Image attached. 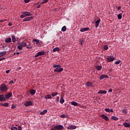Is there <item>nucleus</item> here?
Masks as SVG:
<instances>
[{
    "label": "nucleus",
    "mask_w": 130,
    "mask_h": 130,
    "mask_svg": "<svg viewBox=\"0 0 130 130\" xmlns=\"http://www.w3.org/2000/svg\"><path fill=\"white\" fill-rule=\"evenodd\" d=\"M53 68H55L54 72H56L57 73H61V72L63 71V68H61L60 64L56 65L55 64H53Z\"/></svg>",
    "instance_id": "nucleus-1"
},
{
    "label": "nucleus",
    "mask_w": 130,
    "mask_h": 130,
    "mask_svg": "<svg viewBox=\"0 0 130 130\" xmlns=\"http://www.w3.org/2000/svg\"><path fill=\"white\" fill-rule=\"evenodd\" d=\"M64 129V126L61 124H58L55 126L54 128H51V130H63Z\"/></svg>",
    "instance_id": "nucleus-2"
},
{
    "label": "nucleus",
    "mask_w": 130,
    "mask_h": 130,
    "mask_svg": "<svg viewBox=\"0 0 130 130\" xmlns=\"http://www.w3.org/2000/svg\"><path fill=\"white\" fill-rule=\"evenodd\" d=\"M31 15L32 14H30V12L25 11L22 13V14L20 15V18H26L27 16H31Z\"/></svg>",
    "instance_id": "nucleus-3"
},
{
    "label": "nucleus",
    "mask_w": 130,
    "mask_h": 130,
    "mask_svg": "<svg viewBox=\"0 0 130 130\" xmlns=\"http://www.w3.org/2000/svg\"><path fill=\"white\" fill-rule=\"evenodd\" d=\"M0 89H1V91L5 92V91H7V90H8V88L7 86V85H6V84L5 83H2V84H1V85Z\"/></svg>",
    "instance_id": "nucleus-4"
},
{
    "label": "nucleus",
    "mask_w": 130,
    "mask_h": 130,
    "mask_svg": "<svg viewBox=\"0 0 130 130\" xmlns=\"http://www.w3.org/2000/svg\"><path fill=\"white\" fill-rule=\"evenodd\" d=\"M45 51L38 52V53H37V54L35 55V57H38V56L42 55H45Z\"/></svg>",
    "instance_id": "nucleus-5"
},
{
    "label": "nucleus",
    "mask_w": 130,
    "mask_h": 130,
    "mask_svg": "<svg viewBox=\"0 0 130 130\" xmlns=\"http://www.w3.org/2000/svg\"><path fill=\"white\" fill-rule=\"evenodd\" d=\"M34 18V16H31L29 17V16H26L23 20H22L23 22L24 21H29L31 20L32 19Z\"/></svg>",
    "instance_id": "nucleus-6"
},
{
    "label": "nucleus",
    "mask_w": 130,
    "mask_h": 130,
    "mask_svg": "<svg viewBox=\"0 0 130 130\" xmlns=\"http://www.w3.org/2000/svg\"><path fill=\"white\" fill-rule=\"evenodd\" d=\"M6 101V96L4 94H0V102H5Z\"/></svg>",
    "instance_id": "nucleus-7"
},
{
    "label": "nucleus",
    "mask_w": 130,
    "mask_h": 130,
    "mask_svg": "<svg viewBox=\"0 0 130 130\" xmlns=\"http://www.w3.org/2000/svg\"><path fill=\"white\" fill-rule=\"evenodd\" d=\"M115 60V58L114 57H108L107 58V61L109 62L111 61H113V60Z\"/></svg>",
    "instance_id": "nucleus-8"
},
{
    "label": "nucleus",
    "mask_w": 130,
    "mask_h": 130,
    "mask_svg": "<svg viewBox=\"0 0 130 130\" xmlns=\"http://www.w3.org/2000/svg\"><path fill=\"white\" fill-rule=\"evenodd\" d=\"M12 96H13V93L12 92L8 93L7 94H6L5 96L6 101H7V99H9L10 97H12Z\"/></svg>",
    "instance_id": "nucleus-9"
},
{
    "label": "nucleus",
    "mask_w": 130,
    "mask_h": 130,
    "mask_svg": "<svg viewBox=\"0 0 130 130\" xmlns=\"http://www.w3.org/2000/svg\"><path fill=\"white\" fill-rule=\"evenodd\" d=\"M108 78V76L105 74V75H102L100 76L99 79L100 80H102L104 79H107Z\"/></svg>",
    "instance_id": "nucleus-10"
},
{
    "label": "nucleus",
    "mask_w": 130,
    "mask_h": 130,
    "mask_svg": "<svg viewBox=\"0 0 130 130\" xmlns=\"http://www.w3.org/2000/svg\"><path fill=\"white\" fill-rule=\"evenodd\" d=\"M101 117L106 121H108L109 120V118H108V116L105 115V114H102Z\"/></svg>",
    "instance_id": "nucleus-11"
},
{
    "label": "nucleus",
    "mask_w": 130,
    "mask_h": 130,
    "mask_svg": "<svg viewBox=\"0 0 130 130\" xmlns=\"http://www.w3.org/2000/svg\"><path fill=\"white\" fill-rule=\"evenodd\" d=\"M77 128V126L71 125L67 127V129H75Z\"/></svg>",
    "instance_id": "nucleus-12"
},
{
    "label": "nucleus",
    "mask_w": 130,
    "mask_h": 130,
    "mask_svg": "<svg viewBox=\"0 0 130 130\" xmlns=\"http://www.w3.org/2000/svg\"><path fill=\"white\" fill-rule=\"evenodd\" d=\"M32 105V103L31 102H26L25 103H24V106H25V107H29V106H31Z\"/></svg>",
    "instance_id": "nucleus-13"
},
{
    "label": "nucleus",
    "mask_w": 130,
    "mask_h": 130,
    "mask_svg": "<svg viewBox=\"0 0 130 130\" xmlns=\"http://www.w3.org/2000/svg\"><path fill=\"white\" fill-rule=\"evenodd\" d=\"M88 30H89V27L81 28V29H80V31H81L82 32H83L84 31H88Z\"/></svg>",
    "instance_id": "nucleus-14"
},
{
    "label": "nucleus",
    "mask_w": 130,
    "mask_h": 130,
    "mask_svg": "<svg viewBox=\"0 0 130 130\" xmlns=\"http://www.w3.org/2000/svg\"><path fill=\"white\" fill-rule=\"evenodd\" d=\"M98 94H107V90H99Z\"/></svg>",
    "instance_id": "nucleus-15"
},
{
    "label": "nucleus",
    "mask_w": 130,
    "mask_h": 130,
    "mask_svg": "<svg viewBox=\"0 0 130 130\" xmlns=\"http://www.w3.org/2000/svg\"><path fill=\"white\" fill-rule=\"evenodd\" d=\"M18 46H17V48L18 49H20V50H21V49H23L22 48V43H18Z\"/></svg>",
    "instance_id": "nucleus-16"
},
{
    "label": "nucleus",
    "mask_w": 130,
    "mask_h": 130,
    "mask_svg": "<svg viewBox=\"0 0 130 130\" xmlns=\"http://www.w3.org/2000/svg\"><path fill=\"white\" fill-rule=\"evenodd\" d=\"M105 111L108 113H109V112L113 113V109H110L109 108H105Z\"/></svg>",
    "instance_id": "nucleus-17"
},
{
    "label": "nucleus",
    "mask_w": 130,
    "mask_h": 130,
    "mask_svg": "<svg viewBox=\"0 0 130 130\" xmlns=\"http://www.w3.org/2000/svg\"><path fill=\"white\" fill-rule=\"evenodd\" d=\"M87 86L88 87H92L93 83H91V82H87L86 83Z\"/></svg>",
    "instance_id": "nucleus-18"
},
{
    "label": "nucleus",
    "mask_w": 130,
    "mask_h": 130,
    "mask_svg": "<svg viewBox=\"0 0 130 130\" xmlns=\"http://www.w3.org/2000/svg\"><path fill=\"white\" fill-rule=\"evenodd\" d=\"M52 96H51V94H47L45 96V99H52Z\"/></svg>",
    "instance_id": "nucleus-19"
},
{
    "label": "nucleus",
    "mask_w": 130,
    "mask_h": 130,
    "mask_svg": "<svg viewBox=\"0 0 130 130\" xmlns=\"http://www.w3.org/2000/svg\"><path fill=\"white\" fill-rule=\"evenodd\" d=\"M123 125H124V127H128V128L130 127V123L125 122V123H123Z\"/></svg>",
    "instance_id": "nucleus-20"
},
{
    "label": "nucleus",
    "mask_w": 130,
    "mask_h": 130,
    "mask_svg": "<svg viewBox=\"0 0 130 130\" xmlns=\"http://www.w3.org/2000/svg\"><path fill=\"white\" fill-rule=\"evenodd\" d=\"M11 42H12V39H11V38H8V39H6L5 40V43H11Z\"/></svg>",
    "instance_id": "nucleus-21"
},
{
    "label": "nucleus",
    "mask_w": 130,
    "mask_h": 130,
    "mask_svg": "<svg viewBox=\"0 0 130 130\" xmlns=\"http://www.w3.org/2000/svg\"><path fill=\"white\" fill-rule=\"evenodd\" d=\"M9 104L8 103L1 104V106H3V107H9Z\"/></svg>",
    "instance_id": "nucleus-22"
},
{
    "label": "nucleus",
    "mask_w": 130,
    "mask_h": 130,
    "mask_svg": "<svg viewBox=\"0 0 130 130\" xmlns=\"http://www.w3.org/2000/svg\"><path fill=\"white\" fill-rule=\"evenodd\" d=\"M12 42L13 43H15L16 41V36H15V35L12 36Z\"/></svg>",
    "instance_id": "nucleus-23"
},
{
    "label": "nucleus",
    "mask_w": 130,
    "mask_h": 130,
    "mask_svg": "<svg viewBox=\"0 0 130 130\" xmlns=\"http://www.w3.org/2000/svg\"><path fill=\"white\" fill-rule=\"evenodd\" d=\"M48 111L47 110H43V111H42V112H41L40 114L41 115H44V114H45V113H47Z\"/></svg>",
    "instance_id": "nucleus-24"
},
{
    "label": "nucleus",
    "mask_w": 130,
    "mask_h": 130,
    "mask_svg": "<svg viewBox=\"0 0 130 130\" xmlns=\"http://www.w3.org/2000/svg\"><path fill=\"white\" fill-rule=\"evenodd\" d=\"M117 18L119 20H121L122 18V13H120V14L117 15Z\"/></svg>",
    "instance_id": "nucleus-25"
},
{
    "label": "nucleus",
    "mask_w": 130,
    "mask_h": 130,
    "mask_svg": "<svg viewBox=\"0 0 130 130\" xmlns=\"http://www.w3.org/2000/svg\"><path fill=\"white\" fill-rule=\"evenodd\" d=\"M101 20H98L95 21V27L97 28L99 26V23H100Z\"/></svg>",
    "instance_id": "nucleus-26"
},
{
    "label": "nucleus",
    "mask_w": 130,
    "mask_h": 130,
    "mask_svg": "<svg viewBox=\"0 0 130 130\" xmlns=\"http://www.w3.org/2000/svg\"><path fill=\"white\" fill-rule=\"evenodd\" d=\"M60 49L58 47H56V48H54V49H53V52H56V51H59Z\"/></svg>",
    "instance_id": "nucleus-27"
},
{
    "label": "nucleus",
    "mask_w": 130,
    "mask_h": 130,
    "mask_svg": "<svg viewBox=\"0 0 130 130\" xmlns=\"http://www.w3.org/2000/svg\"><path fill=\"white\" fill-rule=\"evenodd\" d=\"M6 54H7L6 51L0 52V57H2V56H3V55H6Z\"/></svg>",
    "instance_id": "nucleus-28"
},
{
    "label": "nucleus",
    "mask_w": 130,
    "mask_h": 130,
    "mask_svg": "<svg viewBox=\"0 0 130 130\" xmlns=\"http://www.w3.org/2000/svg\"><path fill=\"white\" fill-rule=\"evenodd\" d=\"M95 68L97 69V70H98V71H101L102 69V66H96Z\"/></svg>",
    "instance_id": "nucleus-29"
},
{
    "label": "nucleus",
    "mask_w": 130,
    "mask_h": 130,
    "mask_svg": "<svg viewBox=\"0 0 130 130\" xmlns=\"http://www.w3.org/2000/svg\"><path fill=\"white\" fill-rule=\"evenodd\" d=\"M59 93L58 92H53L51 94L52 96L54 97L56 95H58Z\"/></svg>",
    "instance_id": "nucleus-30"
},
{
    "label": "nucleus",
    "mask_w": 130,
    "mask_h": 130,
    "mask_svg": "<svg viewBox=\"0 0 130 130\" xmlns=\"http://www.w3.org/2000/svg\"><path fill=\"white\" fill-rule=\"evenodd\" d=\"M65 102V100H64L63 97H61L60 99V103L61 104H63V103H64Z\"/></svg>",
    "instance_id": "nucleus-31"
},
{
    "label": "nucleus",
    "mask_w": 130,
    "mask_h": 130,
    "mask_svg": "<svg viewBox=\"0 0 130 130\" xmlns=\"http://www.w3.org/2000/svg\"><path fill=\"white\" fill-rule=\"evenodd\" d=\"M36 94V90L35 89H31L30 90V94L31 95H35Z\"/></svg>",
    "instance_id": "nucleus-32"
},
{
    "label": "nucleus",
    "mask_w": 130,
    "mask_h": 130,
    "mask_svg": "<svg viewBox=\"0 0 130 130\" xmlns=\"http://www.w3.org/2000/svg\"><path fill=\"white\" fill-rule=\"evenodd\" d=\"M72 105L73 106H78V103H77V102H71Z\"/></svg>",
    "instance_id": "nucleus-33"
},
{
    "label": "nucleus",
    "mask_w": 130,
    "mask_h": 130,
    "mask_svg": "<svg viewBox=\"0 0 130 130\" xmlns=\"http://www.w3.org/2000/svg\"><path fill=\"white\" fill-rule=\"evenodd\" d=\"M61 31H67V26L66 25H64L61 28Z\"/></svg>",
    "instance_id": "nucleus-34"
},
{
    "label": "nucleus",
    "mask_w": 130,
    "mask_h": 130,
    "mask_svg": "<svg viewBox=\"0 0 130 130\" xmlns=\"http://www.w3.org/2000/svg\"><path fill=\"white\" fill-rule=\"evenodd\" d=\"M33 41L36 42L37 44H39L40 43V40H39L38 39H33Z\"/></svg>",
    "instance_id": "nucleus-35"
},
{
    "label": "nucleus",
    "mask_w": 130,
    "mask_h": 130,
    "mask_svg": "<svg viewBox=\"0 0 130 130\" xmlns=\"http://www.w3.org/2000/svg\"><path fill=\"white\" fill-rule=\"evenodd\" d=\"M112 119H113V120H118V118H117V117H115V116H112V117H111Z\"/></svg>",
    "instance_id": "nucleus-36"
},
{
    "label": "nucleus",
    "mask_w": 130,
    "mask_h": 130,
    "mask_svg": "<svg viewBox=\"0 0 130 130\" xmlns=\"http://www.w3.org/2000/svg\"><path fill=\"white\" fill-rule=\"evenodd\" d=\"M11 129L12 130H18V128L16 127L15 126H13L12 127H11Z\"/></svg>",
    "instance_id": "nucleus-37"
},
{
    "label": "nucleus",
    "mask_w": 130,
    "mask_h": 130,
    "mask_svg": "<svg viewBox=\"0 0 130 130\" xmlns=\"http://www.w3.org/2000/svg\"><path fill=\"white\" fill-rule=\"evenodd\" d=\"M49 0H43V2H42L41 3V5H44V4H46V3H47V2H48Z\"/></svg>",
    "instance_id": "nucleus-38"
},
{
    "label": "nucleus",
    "mask_w": 130,
    "mask_h": 130,
    "mask_svg": "<svg viewBox=\"0 0 130 130\" xmlns=\"http://www.w3.org/2000/svg\"><path fill=\"white\" fill-rule=\"evenodd\" d=\"M27 46V44L26 43H22V47H26Z\"/></svg>",
    "instance_id": "nucleus-39"
},
{
    "label": "nucleus",
    "mask_w": 130,
    "mask_h": 130,
    "mask_svg": "<svg viewBox=\"0 0 130 130\" xmlns=\"http://www.w3.org/2000/svg\"><path fill=\"white\" fill-rule=\"evenodd\" d=\"M60 117L61 118H66V117H68V116L66 114H62V115H60Z\"/></svg>",
    "instance_id": "nucleus-40"
},
{
    "label": "nucleus",
    "mask_w": 130,
    "mask_h": 130,
    "mask_svg": "<svg viewBox=\"0 0 130 130\" xmlns=\"http://www.w3.org/2000/svg\"><path fill=\"white\" fill-rule=\"evenodd\" d=\"M121 62V60H117V61L115 62V64H116L117 65H118L119 63Z\"/></svg>",
    "instance_id": "nucleus-41"
},
{
    "label": "nucleus",
    "mask_w": 130,
    "mask_h": 130,
    "mask_svg": "<svg viewBox=\"0 0 130 130\" xmlns=\"http://www.w3.org/2000/svg\"><path fill=\"white\" fill-rule=\"evenodd\" d=\"M104 49L105 50H107V49H108V45H105V46H104Z\"/></svg>",
    "instance_id": "nucleus-42"
},
{
    "label": "nucleus",
    "mask_w": 130,
    "mask_h": 130,
    "mask_svg": "<svg viewBox=\"0 0 130 130\" xmlns=\"http://www.w3.org/2000/svg\"><path fill=\"white\" fill-rule=\"evenodd\" d=\"M59 101V96H57L56 99L55 100V101L56 102V103H58Z\"/></svg>",
    "instance_id": "nucleus-43"
},
{
    "label": "nucleus",
    "mask_w": 130,
    "mask_h": 130,
    "mask_svg": "<svg viewBox=\"0 0 130 130\" xmlns=\"http://www.w3.org/2000/svg\"><path fill=\"white\" fill-rule=\"evenodd\" d=\"M122 112L126 114V113H127V111L126 109H123V110H122Z\"/></svg>",
    "instance_id": "nucleus-44"
},
{
    "label": "nucleus",
    "mask_w": 130,
    "mask_h": 130,
    "mask_svg": "<svg viewBox=\"0 0 130 130\" xmlns=\"http://www.w3.org/2000/svg\"><path fill=\"white\" fill-rule=\"evenodd\" d=\"M80 43L81 45H83V44H84V40H80Z\"/></svg>",
    "instance_id": "nucleus-45"
},
{
    "label": "nucleus",
    "mask_w": 130,
    "mask_h": 130,
    "mask_svg": "<svg viewBox=\"0 0 130 130\" xmlns=\"http://www.w3.org/2000/svg\"><path fill=\"white\" fill-rule=\"evenodd\" d=\"M120 9H121V6H119L118 8H117V9H116L117 11H119L120 10Z\"/></svg>",
    "instance_id": "nucleus-46"
},
{
    "label": "nucleus",
    "mask_w": 130,
    "mask_h": 130,
    "mask_svg": "<svg viewBox=\"0 0 130 130\" xmlns=\"http://www.w3.org/2000/svg\"><path fill=\"white\" fill-rule=\"evenodd\" d=\"M16 108V106L15 105H12L11 108L14 109V108Z\"/></svg>",
    "instance_id": "nucleus-47"
},
{
    "label": "nucleus",
    "mask_w": 130,
    "mask_h": 130,
    "mask_svg": "<svg viewBox=\"0 0 130 130\" xmlns=\"http://www.w3.org/2000/svg\"><path fill=\"white\" fill-rule=\"evenodd\" d=\"M6 59L5 57H3V58H0V61H1L2 60H4Z\"/></svg>",
    "instance_id": "nucleus-48"
},
{
    "label": "nucleus",
    "mask_w": 130,
    "mask_h": 130,
    "mask_svg": "<svg viewBox=\"0 0 130 130\" xmlns=\"http://www.w3.org/2000/svg\"><path fill=\"white\" fill-rule=\"evenodd\" d=\"M22 127L21 125L18 126V130H22Z\"/></svg>",
    "instance_id": "nucleus-49"
},
{
    "label": "nucleus",
    "mask_w": 130,
    "mask_h": 130,
    "mask_svg": "<svg viewBox=\"0 0 130 130\" xmlns=\"http://www.w3.org/2000/svg\"><path fill=\"white\" fill-rule=\"evenodd\" d=\"M108 91H109V92H112V91H113L112 88H110V89H109Z\"/></svg>",
    "instance_id": "nucleus-50"
},
{
    "label": "nucleus",
    "mask_w": 130,
    "mask_h": 130,
    "mask_svg": "<svg viewBox=\"0 0 130 130\" xmlns=\"http://www.w3.org/2000/svg\"><path fill=\"white\" fill-rule=\"evenodd\" d=\"M10 72H11V70H7L6 71V74H9Z\"/></svg>",
    "instance_id": "nucleus-51"
},
{
    "label": "nucleus",
    "mask_w": 130,
    "mask_h": 130,
    "mask_svg": "<svg viewBox=\"0 0 130 130\" xmlns=\"http://www.w3.org/2000/svg\"><path fill=\"white\" fill-rule=\"evenodd\" d=\"M10 84H15L13 80L10 81Z\"/></svg>",
    "instance_id": "nucleus-52"
},
{
    "label": "nucleus",
    "mask_w": 130,
    "mask_h": 130,
    "mask_svg": "<svg viewBox=\"0 0 130 130\" xmlns=\"http://www.w3.org/2000/svg\"><path fill=\"white\" fill-rule=\"evenodd\" d=\"M8 25H9V26H12L13 24L11 22H9Z\"/></svg>",
    "instance_id": "nucleus-53"
},
{
    "label": "nucleus",
    "mask_w": 130,
    "mask_h": 130,
    "mask_svg": "<svg viewBox=\"0 0 130 130\" xmlns=\"http://www.w3.org/2000/svg\"><path fill=\"white\" fill-rule=\"evenodd\" d=\"M26 48H27V49H32V47L30 46H27Z\"/></svg>",
    "instance_id": "nucleus-54"
},
{
    "label": "nucleus",
    "mask_w": 130,
    "mask_h": 130,
    "mask_svg": "<svg viewBox=\"0 0 130 130\" xmlns=\"http://www.w3.org/2000/svg\"><path fill=\"white\" fill-rule=\"evenodd\" d=\"M41 7V5H38L37 8L38 9H40Z\"/></svg>",
    "instance_id": "nucleus-55"
},
{
    "label": "nucleus",
    "mask_w": 130,
    "mask_h": 130,
    "mask_svg": "<svg viewBox=\"0 0 130 130\" xmlns=\"http://www.w3.org/2000/svg\"><path fill=\"white\" fill-rule=\"evenodd\" d=\"M19 54H20V52H17V53H16L17 55H19Z\"/></svg>",
    "instance_id": "nucleus-56"
},
{
    "label": "nucleus",
    "mask_w": 130,
    "mask_h": 130,
    "mask_svg": "<svg viewBox=\"0 0 130 130\" xmlns=\"http://www.w3.org/2000/svg\"><path fill=\"white\" fill-rule=\"evenodd\" d=\"M0 22H4V20H1L0 21Z\"/></svg>",
    "instance_id": "nucleus-57"
},
{
    "label": "nucleus",
    "mask_w": 130,
    "mask_h": 130,
    "mask_svg": "<svg viewBox=\"0 0 130 130\" xmlns=\"http://www.w3.org/2000/svg\"><path fill=\"white\" fill-rule=\"evenodd\" d=\"M21 68H21V67L18 68L19 70H21Z\"/></svg>",
    "instance_id": "nucleus-58"
},
{
    "label": "nucleus",
    "mask_w": 130,
    "mask_h": 130,
    "mask_svg": "<svg viewBox=\"0 0 130 130\" xmlns=\"http://www.w3.org/2000/svg\"><path fill=\"white\" fill-rule=\"evenodd\" d=\"M17 53H14V55H16Z\"/></svg>",
    "instance_id": "nucleus-59"
},
{
    "label": "nucleus",
    "mask_w": 130,
    "mask_h": 130,
    "mask_svg": "<svg viewBox=\"0 0 130 130\" xmlns=\"http://www.w3.org/2000/svg\"><path fill=\"white\" fill-rule=\"evenodd\" d=\"M123 12H124V11H122V13H123Z\"/></svg>",
    "instance_id": "nucleus-60"
}]
</instances>
